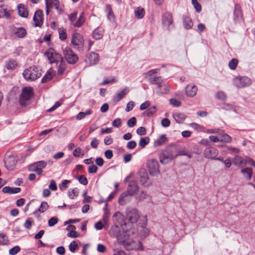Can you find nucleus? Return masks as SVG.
I'll use <instances>...</instances> for the list:
<instances>
[{
  "label": "nucleus",
  "mask_w": 255,
  "mask_h": 255,
  "mask_svg": "<svg viewBox=\"0 0 255 255\" xmlns=\"http://www.w3.org/2000/svg\"><path fill=\"white\" fill-rule=\"evenodd\" d=\"M130 196L127 192L122 193L119 197V203L122 206L126 205L130 201Z\"/></svg>",
  "instance_id": "obj_26"
},
{
  "label": "nucleus",
  "mask_w": 255,
  "mask_h": 255,
  "mask_svg": "<svg viewBox=\"0 0 255 255\" xmlns=\"http://www.w3.org/2000/svg\"><path fill=\"white\" fill-rule=\"evenodd\" d=\"M134 13L135 16L137 18H142L144 15V9L140 7H137L134 10Z\"/></svg>",
  "instance_id": "obj_40"
},
{
  "label": "nucleus",
  "mask_w": 255,
  "mask_h": 255,
  "mask_svg": "<svg viewBox=\"0 0 255 255\" xmlns=\"http://www.w3.org/2000/svg\"><path fill=\"white\" fill-rule=\"evenodd\" d=\"M138 189L139 187L137 182L135 180H132L129 182L127 187V192L129 195L132 196L136 194Z\"/></svg>",
  "instance_id": "obj_14"
},
{
  "label": "nucleus",
  "mask_w": 255,
  "mask_h": 255,
  "mask_svg": "<svg viewBox=\"0 0 255 255\" xmlns=\"http://www.w3.org/2000/svg\"><path fill=\"white\" fill-rule=\"evenodd\" d=\"M169 92V88L166 84H162L159 89H157L156 94L158 95L167 94Z\"/></svg>",
  "instance_id": "obj_35"
},
{
  "label": "nucleus",
  "mask_w": 255,
  "mask_h": 255,
  "mask_svg": "<svg viewBox=\"0 0 255 255\" xmlns=\"http://www.w3.org/2000/svg\"><path fill=\"white\" fill-rule=\"evenodd\" d=\"M241 173L244 175V176L249 180H251L253 175V170L251 168L247 167L241 170Z\"/></svg>",
  "instance_id": "obj_36"
},
{
  "label": "nucleus",
  "mask_w": 255,
  "mask_h": 255,
  "mask_svg": "<svg viewBox=\"0 0 255 255\" xmlns=\"http://www.w3.org/2000/svg\"><path fill=\"white\" fill-rule=\"evenodd\" d=\"M20 251V248L19 246H15L11 248L9 251V254L10 255H15Z\"/></svg>",
  "instance_id": "obj_59"
},
{
  "label": "nucleus",
  "mask_w": 255,
  "mask_h": 255,
  "mask_svg": "<svg viewBox=\"0 0 255 255\" xmlns=\"http://www.w3.org/2000/svg\"><path fill=\"white\" fill-rule=\"evenodd\" d=\"M183 24L185 28L191 29L193 26V22L191 18L187 15H183L182 17Z\"/></svg>",
  "instance_id": "obj_31"
},
{
  "label": "nucleus",
  "mask_w": 255,
  "mask_h": 255,
  "mask_svg": "<svg viewBox=\"0 0 255 255\" xmlns=\"http://www.w3.org/2000/svg\"><path fill=\"white\" fill-rule=\"evenodd\" d=\"M76 178L78 180L81 184L84 185H87L88 183L87 178L84 175H80L76 177Z\"/></svg>",
  "instance_id": "obj_53"
},
{
  "label": "nucleus",
  "mask_w": 255,
  "mask_h": 255,
  "mask_svg": "<svg viewBox=\"0 0 255 255\" xmlns=\"http://www.w3.org/2000/svg\"><path fill=\"white\" fill-rule=\"evenodd\" d=\"M126 216L129 221L132 223H136L140 217L138 211L132 208H128L126 210Z\"/></svg>",
  "instance_id": "obj_7"
},
{
  "label": "nucleus",
  "mask_w": 255,
  "mask_h": 255,
  "mask_svg": "<svg viewBox=\"0 0 255 255\" xmlns=\"http://www.w3.org/2000/svg\"><path fill=\"white\" fill-rule=\"evenodd\" d=\"M149 138L148 137L141 138L139 142V145L142 147H144L149 142Z\"/></svg>",
  "instance_id": "obj_52"
},
{
  "label": "nucleus",
  "mask_w": 255,
  "mask_h": 255,
  "mask_svg": "<svg viewBox=\"0 0 255 255\" xmlns=\"http://www.w3.org/2000/svg\"><path fill=\"white\" fill-rule=\"evenodd\" d=\"M104 30L102 28L98 27L93 32V37L97 40L100 39L103 36Z\"/></svg>",
  "instance_id": "obj_34"
},
{
  "label": "nucleus",
  "mask_w": 255,
  "mask_h": 255,
  "mask_svg": "<svg viewBox=\"0 0 255 255\" xmlns=\"http://www.w3.org/2000/svg\"><path fill=\"white\" fill-rule=\"evenodd\" d=\"M216 97L219 100L225 101L226 99V95L223 92H219L216 94Z\"/></svg>",
  "instance_id": "obj_64"
},
{
  "label": "nucleus",
  "mask_w": 255,
  "mask_h": 255,
  "mask_svg": "<svg viewBox=\"0 0 255 255\" xmlns=\"http://www.w3.org/2000/svg\"><path fill=\"white\" fill-rule=\"evenodd\" d=\"M32 225V220L31 218L27 219L24 223L23 226L26 229L29 230L31 228Z\"/></svg>",
  "instance_id": "obj_58"
},
{
  "label": "nucleus",
  "mask_w": 255,
  "mask_h": 255,
  "mask_svg": "<svg viewBox=\"0 0 255 255\" xmlns=\"http://www.w3.org/2000/svg\"><path fill=\"white\" fill-rule=\"evenodd\" d=\"M234 84L238 88L249 86L252 84L251 79L246 76H239L234 79Z\"/></svg>",
  "instance_id": "obj_6"
},
{
  "label": "nucleus",
  "mask_w": 255,
  "mask_h": 255,
  "mask_svg": "<svg viewBox=\"0 0 255 255\" xmlns=\"http://www.w3.org/2000/svg\"><path fill=\"white\" fill-rule=\"evenodd\" d=\"M23 76L27 81H34L41 76V70L37 67L32 66L24 70Z\"/></svg>",
  "instance_id": "obj_2"
},
{
  "label": "nucleus",
  "mask_w": 255,
  "mask_h": 255,
  "mask_svg": "<svg viewBox=\"0 0 255 255\" xmlns=\"http://www.w3.org/2000/svg\"><path fill=\"white\" fill-rule=\"evenodd\" d=\"M64 54L65 59L69 64H74L76 63L79 59L78 55L74 53L69 48L67 47L65 49Z\"/></svg>",
  "instance_id": "obj_8"
},
{
  "label": "nucleus",
  "mask_w": 255,
  "mask_h": 255,
  "mask_svg": "<svg viewBox=\"0 0 255 255\" xmlns=\"http://www.w3.org/2000/svg\"><path fill=\"white\" fill-rule=\"evenodd\" d=\"M33 96L32 88L31 87H24L22 90L21 94L19 97V104L22 106H26L29 104V101Z\"/></svg>",
  "instance_id": "obj_3"
},
{
  "label": "nucleus",
  "mask_w": 255,
  "mask_h": 255,
  "mask_svg": "<svg viewBox=\"0 0 255 255\" xmlns=\"http://www.w3.org/2000/svg\"><path fill=\"white\" fill-rule=\"evenodd\" d=\"M8 237L6 235L0 233V244L2 245H6L8 244Z\"/></svg>",
  "instance_id": "obj_49"
},
{
  "label": "nucleus",
  "mask_w": 255,
  "mask_h": 255,
  "mask_svg": "<svg viewBox=\"0 0 255 255\" xmlns=\"http://www.w3.org/2000/svg\"><path fill=\"white\" fill-rule=\"evenodd\" d=\"M192 3L197 12H200L201 11V5L197 0H192Z\"/></svg>",
  "instance_id": "obj_54"
},
{
  "label": "nucleus",
  "mask_w": 255,
  "mask_h": 255,
  "mask_svg": "<svg viewBox=\"0 0 255 255\" xmlns=\"http://www.w3.org/2000/svg\"><path fill=\"white\" fill-rule=\"evenodd\" d=\"M173 117L176 122L179 124L183 123L186 118L184 114L179 113L173 114Z\"/></svg>",
  "instance_id": "obj_37"
},
{
  "label": "nucleus",
  "mask_w": 255,
  "mask_h": 255,
  "mask_svg": "<svg viewBox=\"0 0 255 255\" xmlns=\"http://www.w3.org/2000/svg\"><path fill=\"white\" fill-rule=\"evenodd\" d=\"M17 8L18 14L20 16L23 17H27L28 16V11L23 4H19L17 6Z\"/></svg>",
  "instance_id": "obj_33"
},
{
  "label": "nucleus",
  "mask_w": 255,
  "mask_h": 255,
  "mask_svg": "<svg viewBox=\"0 0 255 255\" xmlns=\"http://www.w3.org/2000/svg\"><path fill=\"white\" fill-rule=\"evenodd\" d=\"M218 154V150L213 147H208L204 151V155L205 158L213 160L216 159Z\"/></svg>",
  "instance_id": "obj_13"
},
{
  "label": "nucleus",
  "mask_w": 255,
  "mask_h": 255,
  "mask_svg": "<svg viewBox=\"0 0 255 255\" xmlns=\"http://www.w3.org/2000/svg\"><path fill=\"white\" fill-rule=\"evenodd\" d=\"M43 14L41 10H37L33 16L34 25L35 26H41L43 23Z\"/></svg>",
  "instance_id": "obj_16"
},
{
  "label": "nucleus",
  "mask_w": 255,
  "mask_h": 255,
  "mask_svg": "<svg viewBox=\"0 0 255 255\" xmlns=\"http://www.w3.org/2000/svg\"><path fill=\"white\" fill-rule=\"evenodd\" d=\"M147 168L149 174L152 176H156L159 174V164L155 159H150L147 162Z\"/></svg>",
  "instance_id": "obj_5"
},
{
  "label": "nucleus",
  "mask_w": 255,
  "mask_h": 255,
  "mask_svg": "<svg viewBox=\"0 0 255 255\" xmlns=\"http://www.w3.org/2000/svg\"><path fill=\"white\" fill-rule=\"evenodd\" d=\"M47 165V162L45 161H39L33 163L29 166L28 170L30 171L35 172L38 175H40L42 172V169Z\"/></svg>",
  "instance_id": "obj_9"
},
{
  "label": "nucleus",
  "mask_w": 255,
  "mask_h": 255,
  "mask_svg": "<svg viewBox=\"0 0 255 255\" xmlns=\"http://www.w3.org/2000/svg\"><path fill=\"white\" fill-rule=\"evenodd\" d=\"M156 112V108L155 106H152L146 110L143 114L147 117L152 116Z\"/></svg>",
  "instance_id": "obj_45"
},
{
  "label": "nucleus",
  "mask_w": 255,
  "mask_h": 255,
  "mask_svg": "<svg viewBox=\"0 0 255 255\" xmlns=\"http://www.w3.org/2000/svg\"><path fill=\"white\" fill-rule=\"evenodd\" d=\"M242 19V14L241 6L239 4L235 5L234 11V19L236 22H239Z\"/></svg>",
  "instance_id": "obj_22"
},
{
  "label": "nucleus",
  "mask_w": 255,
  "mask_h": 255,
  "mask_svg": "<svg viewBox=\"0 0 255 255\" xmlns=\"http://www.w3.org/2000/svg\"><path fill=\"white\" fill-rule=\"evenodd\" d=\"M239 61L237 59L233 58L229 62V67L231 70H235L238 64Z\"/></svg>",
  "instance_id": "obj_46"
},
{
  "label": "nucleus",
  "mask_w": 255,
  "mask_h": 255,
  "mask_svg": "<svg viewBox=\"0 0 255 255\" xmlns=\"http://www.w3.org/2000/svg\"><path fill=\"white\" fill-rule=\"evenodd\" d=\"M55 75V71L53 69H50L41 79V82L46 83L51 80Z\"/></svg>",
  "instance_id": "obj_30"
},
{
  "label": "nucleus",
  "mask_w": 255,
  "mask_h": 255,
  "mask_svg": "<svg viewBox=\"0 0 255 255\" xmlns=\"http://www.w3.org/2000/svg\"><path fill=\"white\" fill-rule=\"evenodd\" d=\"M49 207V205L46 202H42L41 204L40 207L38 208V210L41 212L43 213L45 212Z\"/></svg>",
  "instance_id": "obj_51"
},
{
  "label": "nucleus",
  "mask_w": 255,
  "mask_h": 255,
  "mask_svg": "<svg viewBox=\"0 0 255 255\" xmlns=\"http://www.w3.org/2000/svg\"><path fill=\"white\" fill-rule=\"evenodd\" d=\"M131 244H132L131 246H130V247H128V251L133 250H141L142 251L143 250V246H142V243L141 242H140V241L136 242L134 241H132V242Z\"/></svg>",
  "instance_id": "obj_32"
},
{
  "label": "nucleus",
  "mask_w": 255,
  "mask_h": 255,
  "mask_svg": "<svg viewBox=\"0 0 255 255\" xmlns=\"http://www.w3.org/2000/svg\"><path fill=\"white\" fill-rule=\"evenodd\" d=\"M129 90L128 87H125L120 92L114 96L113 100L114 102L118 103L120 102L125 96L129 92Z\"/></svg>",
  "instance_id": "obj_19"
},
{
  "label": "nucleus",
  "mask_w": 255,
  "mask_h": 255,
  "mask_svg": "<svg viewBox=\"0 0 255 255\" xmlns=\"http://www.w3.org/2000/svg\"><path fill=\"white\" fill-rule=\"evenodd\" d=\"M136 119L135 117H132L129 119L127 122V125L129 128H132L135 126Z\"/></svg>",
  "instance_id": "obj_56"
},
{
  "label": "nucleus",
  "mask_w": 255,
  "mask_h": 255,
  "mask_svg": "<svg viewBox=\"0 0 255 255\" xmlns=\"http://www.w3.org/2000/svg\"><path fill=\"white\" fill-rule=\"evenodd\" d=\"M78 12L74 11L68 15L69 20L71 24L75 27H81L85 21V12L82 11L78 18H77Z\"/></svg>",
  "instance_id": "obj_4"
},
{
  "label": "nucleus",
  "mask_w": 255,
  "mask_h": 255,
  "mask_svg": "<svg viewBox=\"0 0 255 255\" xmlns=\"http://www.w3.org/2000/svg\"><path fill=\"white\" fill-rule=\"evenodd\" d=\"M132 240L129 238L125 237L118 238V243L124 246L127 250H128V247L131 246Z\"/></svg>",
  "instance_id": "obj_25"
},
{
  "label": "nucleus",
  "mask_w": 255,
  "mask_h": 255,
  "mask_svg": "<svg viewBox=\"0 0 255 255\" xmlns=\"http://www.w3.org/2000/svg\"><path fill=\"white\" fill-rule=\"evenodd\" d=\"M68 228L71 230L70 232L67 234V236L70 238H77L79 234L75 231L76 227L74 225H69Z\"/></svg>",
  "instance_id": "obj_39"
},
{
  "label": "nucleus",
  "mask_w": 255,
  "mask_h": 255,
  "mask_svg": "<svg viewBox=\"0 0 255 255\" xmlns=\"http://www.w3.org/2000/svg\"><path fill=\"white\" fill-rule=\"evenodd\" d=\"M46 13H49V9L54 8L58 11L59 10V0H46Z\"/></svg>",
  "instance_id": "obj_17"
},
{
  "label": "nucleus",
  "mask_w": 255,
  "mask_h": 255,
  "mask_svg": "<svg viewBox=\"0 0 255 255\" xmlns=\"http://www.w3.org/2000/svg\"><path fill=\"white\" fill-rule=\"evenodd\" d=\"M21 191L20 188L19 187H11L9 186H5L2 189V191L4 193H8L9 194H16L20 192Z\"/></svg>",
  "instance_id": "obj_29"
},
{
  "label": "nucleus",
  "mask_w": 255,
  "mask_h": 255,
  "mask_svg": "<svg viewBox=\"0 0 255 255\" xmlns=\"http://www.w3.org/2000/svg\"><path fill=\"white\" fill-rule=\"evenodd\" d=\"M221 137L220 141L230 143L232 141V137L227 133H222L220 134Z\"/></svg>",
  "instance_id": "obj_44"
},
{
  "label": "nucleus",
  "mask_w": 255,
  "mask_h": 255,
  "mask_svg": "<svg viewBox=\"0 0 255 255\" xmlns=\"http://www.w3.org/2000/svg\"><path fill=\"white\" fill-rule=\"evenodd\" d=\"M93 113L91 110H88L85 112H81L76 116V119L77 120H81L84 119L86 116L90 115Z\"/></svg>",
  "instance_id": "obj_43"
},
{
  "label": "nucleus",
  "mask_w": 255,
  "mask_h": 255,
  "mask_svg": "<svg viewBox=\"0 0 255 255\" xmlns=\"http://www.w3.org/2000/svg\"><path fill=\"white\" fill-rule=\"evenodd\" d=\"M109 233L111 236L116 237L118 242L119 237H125V233L121 234L120 233V228L118 226H114L112 227L109 231Z\"/></svg>",
  "instance_id": "obj_18"
},
{
  "label": "nucleus",
  "mask_w": 255,
  "mask_h": 255,
  "mask_svg": "<svg viewBox=\"0 0 255 255\" xmlns=\"http://www.w3.org/2000/svg\"><path fill=\"white\" fill-rule=\"evenodd\" d=\"M162 24L164 25L169 26L173 23V17L171 13L166 12L162 16Z\"/></svg>",
  "instance_id": "obj_20"
},
{
  "label": "nucleus",
  "mask_w": 255,
  "mask_h": 255,
  "mask_svg": "<svg viewBox=\"0 0 255 255\" xmlns=\"http://www.w3.org/2000/svg\"><path fill=\"white\" fill-rule=\"evenodd\" d=\"M179 152L175 146H170L164 150L160 155V161L162 164H166L179 155Z\"/></svg>",
  "instance_id": "obj_1"
},
{
  "label": "nucleus",
  "mask_w": 255,
  "mask_h": 255,
  "mask_svg": "<svg viewBox=\"0 0 255 255\" xmlns=\"http://www.w3.org/2000/svg\"><path fill=\"white\" fill-rule=\"evenodd\" d=\"M16 65V62L14 60H10L7 62L6 68L8 69H13Z\"/></svg>",
  "instance_id": "obj_61"
},
{
  "label": "nucleus",
  "mask_w": 255,
  "mask_h": 255,
  "mask_svg": "<svg viewBox=\"0 0 255 255\" xmlns=\"http://www.w3.org/2000/svg\"><path fill=\"white\" fill-rule=\"evenodd\" d=\"M166 140V138L165 135L162 134L161 135L159 138H158L154 142V146H160L163 143H165Z\"/></svg>",
  "instance_id": "obj_41"
},
{
  "label": "nucleus",
  "mask_w": 255,
  "mask_h": 255,
  "mask_svg": "<svg viewBox=\"0 0 255 255\" xmlns=\"http://www.w3.org/2000/svg\"><path fill=\"white\" fill-rule=\"evenodd\" d=\"M58 222V219L56 217H52L48 221V226L52 227L56 224Z\"/></svg>",
  "instance_id": "obj_62"
},
{
  "label": "nucleus",
  "mask_w": 255,
  "mask_h": 255,
  "mask_svg": "<svg viewBox=\"0 0 255 255\" xmlns=\"http://www.w3.org/2000/svg\"><path fill=\"white\" fill-rule=\"evenodd\" d=\"M78 195L79 191L76 188L74 189H70L68 190V196L71 199H74L76 197H78Z\"/></svg>",
  "instance_id": "obj_42"
},
{
  "label": "nucleus",
  "mask_w": 255,
  "mask_h": 255,
  "mask_svg": "<svg viewBox=\"0 0 255 255\" xmlns=\"http://www.w3.org/2000/svg\"><path fill=\"white\" fill-rule=\"evenodd\" d=\"M150 84L156 85L157 89H159L162 84L163 79L161 76H154L148 79Z\"/></svg>",
  "instance_id": "obj_24"
},
{
  "label": "nucleus",
  "mask_w": 255,
  "mask_h": 255,
  "mask_svg": "<svg viewBox=\"0 0 255 255\" xmlns=\"http://www.w3.org/2000/svg\"><path fill=\"white\" fill-rule=\"evenodd\" d=\"M84 42V40L82 35L78 33L73 34L71 43L75 46V48L82 49L83 47Z\"/></svg>",
  "instance_id": "obj_12"
},
{
  "label": "nucleus",
  "mask_w": 255,
  "mask_h": 255,
  "mask_svg": "<svg viewBox=\"0 0 255 255\" xmlns=\"http://www.w3.org/2000/svg\"><path fill=\"white\" fill-rule=\"evenodd\" d=\"M59 38L62 40H64L67 38V33L64 29H60L59 30Z\"/></svg>",
  "instance_id": "obj_60"
},
{
  "label": "nucleus",
  "mask_w": 255,
  "mask_h": 255,
  "mask_svg": "<svg viewBox=\"0 0 255 255\" xmlns=\"http://www.w3.org/2000/svg\"><path fill=\"white\" fill-rule=\"evenodd\" d=\"M11 11L3 5H0V18H4L6 19L10 18Z\"/></svg>",
  "instance_id": "obj_28"
},
{
  "label": "nucleus",
  "mask_w": 255,
  "mask_h": 255,
  "mask_svg": "<svg viewBox=\"0 0 255 255\" xmlns=\"http://www.w3.org/2000/svg\"><path fill=\"white\" fill-rule=\"evenodd\" d=\"M106 11L107 12V18L110 21H114L115 19V15L112 11L111 6L110 5H106Z\"/></svg>",
  "instance_id": "obj_38"
},
{
  "label": "nucleus",
  "mask_w": 255,
  "mask_h": 255,
  "mask_svg": "<svg viewBox=\"0 0 255 255\" xmlns=\"http://www.w3.org/2000/svg\"><path fill=\"white\" fill-rule=\"evenodd\" d=\"M233 163L235 166L243 167L247 165V158L244 159L240 156L236 155L233 159Z\"/></svg>",
  "instance_id": "obj_21"
},
{
  "label": "nucleus",
  "mask_w": 255,
  "mask_h": 255,
  "mask_svg": "<svg viewBox=\"0 0 255 255\" xmlns=\"http://www.w3.org/2000/svg\"><path fill=\"white\" fill-rule=\"evenodd\" d=\"M159 71V69H152L146 72V73L144 74L145 78H149L150 77H153L152 76L154 74H156L158 73Z\"/></svg>",
  "instance_id": "obj_48"
},
{
  "label": "nucleus",
  "mask_w": 255,
  "mask_h": 255,
  "mask_svg": "<svg viewBox=\"0 0 255 255\" xmlns=\"http://www.w3.org/2000/svg\"><path fill=\"white\" fill-rule=\"evenodd\" d=\"M71 183L70 180H63L61 183L59 184V187L60 190L63 191L66 190L67 188V185Z\"/></svg>",
  "instance_id": "obj_47"
},
{
  "label": "nucleus",
  "mask_w": 255,
  "mask_h": 255,
  "mask_svg": "<svg viewBox=\"0 0 255 255\" xmlns=\"http://www.w3.org/2000/svg\"><path fill=\"white\" fill-rule=\"evenodd\" d=\"M45 55H46L51 63H58L63 59L60 54L54 51V49H50L46 51Z\"/></svg>",
  "instance_id": "obj_11"
},
{
  "label": "nucleus",
  "mask_w": 255,
  "mask_h": 255,
  "mask_svg": "<svg viewBox=\"0 0 255 255\" xmlns=\"http://www.w3.org/2000/svg\"><path fill=\"white\" fill-rule=\"evenodd\" d=\"M139 181L142 185L147 187L149 184L147 183L148 180V175L146 171L144 169H141L139 172Z\"/></svg>",
  "instance_id": "obj_15"
},
{
  "label": "nucleus",
  "mask_w": 255,
  "mask_h": 255,
  "mask_svg": "<svg viewBox=\"0 0 255 255\" xmlns=\"http://www.w3.org/2000/svg\"><path fill=\"white\" fill-rule=\"evenodd\" d=\"M60 61V63L58 66V74L61 75L62 74L66 69V64L62 61V59Z\"/></svg>",
  "instance_id": "obj_50"
},
{
  "label": "nucleus",
  "mask_w": 255,
  "mask_h": 255,
  "mask_svg": "<svg viewBox=\"0 0 255 255\" xmlns=\"http://www.w3.org/2000/svg\"><path fill=\"white\" fill-rule=\"evenodd\" d=\"M13 34L17 38H22L24 37L27 32L25 29L23 27H14L13 29Z\"/></svg>",
  "instance_id": "obj_23"
},
{
  "label": "nucleus",
  "mask_w": 255,
  "mask_h": 255,
  "mask_svg": "<svg viewBox=\"0 0 255 255\" xmlns=\"http://www.w3.org/2000/svg\"><path fill=\"white\" fill-rule=\"evenodd\" d=\"M99 61V56L98 53L94 52L89 53L85 59V62L88 66H93L97 64Z\"/></svg>",
  "instance_id": "obj_10"
},
{
  "label": "nucleus",
  "mask_w": 255,
  "mask_h": 255,
  "mask_svg": "<svg viewBox=\"0 0 255 255\" xmlns=\"http://www.w3.org/2000/svg\"><path fill=\"white\" fill-rule=\"evenodd\" d=\"M197 92V87L195 85L189 84L186 86L185 92L187 96L194 97L196 95Z\"/></svg>",
  "instance_id": "obj_27"
},
{
  "label": "nucleus",
  "mask_w": 255,
  "mask_h": 255,
  "mask_svg": "<svg viewBox=\"0 0 255 255\" xmlns=\"http://www.w3.org/2000/svg\"><path fill=\"white\" fill-rule=\"evenodd\" d=\"M147 197V194L143 191H141L136 195V198L140 201L143 200Z\"/></svg>",
  "instance_id": "obj_55"
},
{
  "label": "nucleus",
  "mask_w": 255,
  "mask_h": 255,
  "mask_svg": "<svg viewBox=\"0 0 255 255\" xmlns=\"http://www.w3.org/2000/svg\"><path fill=\"white\" fill-rule=\"evenodd\" d=\"M222 108L227 111H233L236 112V107L232 105L225 104L222 106Z\"/></svg>",
  "instance_id": "obj_57"
},
{
  "label": "nucleus",
  "mask_w": 255,
  "mask_h": 255,
  "mask_svg": "<svg viewBox=\"0 0 255 255\" xmlns=\"http://www.w3.org/2000/svg\"><path fill=\"white\" fill-rule=\"evenodd\" d=\"M70 251L74 253L76 250L78 248V245L75 241L72 242L69 246Z\"/></svg>",
  "instance_id": "obj_63"
}]
</instances>
